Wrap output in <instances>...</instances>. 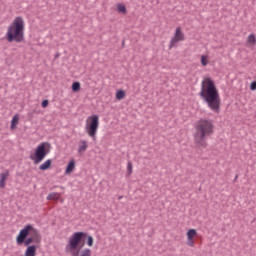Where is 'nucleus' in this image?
<instances>
[{"label": "nucleus", "instance_id": "12", "mask_svg": "<svg viewBox=\"0 0 256 256\" xmlns=\"http://www.w3.org/2000/svg\"><path fill=\"white\" fill-rule=\"evenodd\" d=\"M48 201H59L61 199V194L59 193H50L47 196Z\"/></svg>", "mask_w": 256, "mask_h": 256}, {"label": "nucleus", "instance_id": "26", "mask_svg": "<svg viewBox=\"0 0 256 256\" xmlns=\"http://www.w3.org/2000/svg\"><path fill=\"white\" fill-rule=\"evenodd\" d=\"M42 107L45 109V107L49 106V100H43L41 103Z\"/></svg>", "mask_w": 256, "mask_h": 256}, {"label": "nucleus", "instance_id": "22", "mask_svg": "<svg viewBox=\"0 0 256 256\" xmlns=\"http://www.w3.org/2000/svg\"><path fill=\"white\" fill-rule=\"evenodd\" d=\"M80 256H91V249L86 248L82 250Z\"/></svg>", "mask_w": 256, "mask_h": 256}, {"label": "nucleus", "instance_id": "8", "mask_svg": "<svg viewBox=\"0 0 256 256\" xmlns=\"http://www.w3.org/2000/svg\"><path fill=\"white\" fill-rule=\"evenodd\" d=\"M179 41H185V34L181 32V27L176 28L174 37L170 41L169 49H173Z\"/></svg>", "mask_w": 256, "mask_h": 256}, {"label": "nucleus", "instance_id": "21", "mask_svg": "<svg viewBox=\"0 0 256 256\" xmlns=\"http://www.w3.org/2000/svg\"><path fill=\"white\" fill-rule=\"evenodd\" d=\"M131 173H133V163L129 161L127 164V175H131Z\"/></svg>", "mask_w": 256, "mask_h": 256}, {"label": "nucleus", "instance_id": "6", "mask_svg": "<svg viewBox=\"0 0 256 256\" xmlns=\"http://www.w3.org/2000/svg\"><path fill=\"white\" fill-rule=\"evenodd\" d=\"M51 151V144L47 142H42L40 145H38L35 149L34 155L30 156V159L34 161L35 165H39L47 155H49V152Z\"/></svg>", "mask_w": 256, "mask_h": 256}, {"label": "nucleus", "instance_id": "25", "mask_svg": "<svg viewBox=\"0 0 256 256\" xmlns=\"http://www.w3.org/2000/svg\"><path fill=\"white\" fill-rule=\"evenodd\" d=\"M250 89H251V91H256V81H253V82L250 84Z\"/></svg>", "mask_w": 256, "mask_h": 256}, {"label": "nucleus", "instance_id": "20", "mask_svg": "<svg viewBox=\"0 0 256 256\" xmlns=\"http://www.w3.org/2000/svg\"><path fill=\"white\" fill-rule=\"evenodd\" d=\"M209 61L207 60V56L202 55L201 56V65H203V67H207Z\"/></svg>", "mask_w": 256, "mask_h": 256}, {"label": "nucleus", "instance_id": "14", "mask_svg": "<svg viewBox=\"0 0 256 256\" xmlns=\"http://www.w3.org/2000/svg\"><path fill=\"white\" fill-rule=\"evenodd\" d=\"M5 181H7V174L2 173L0 175V189H5Z\"/></svg>", "mask_w": 256, "mask_h": 256}, {"label": "nucleus", "instance_id": "18", "mask_svg": "<svg viewBox=\"0 0 256 256\" xmlns=\"http://www.w3.org/2000/svg\"><path fill=\"white\" fill-rule=\"evenodd\" d=\"M79 89H81V83L73 82V84H72V91L74 93H77V91H79Z\"/></svg>", "mask_w": 256, "mask_h": 256}, {"label": "nucleus", "instance_id": "4", "mask_svg": "<svg viewBox=\"0 0 256 256\" xmlns=\"http://www.w3.org/2000/svg\"><path fill=\"white\" fill-rule=\"evenodd\" d=\"M24 31L25 22L23 21V18L16 17L13 23L8 27L6 33L8 43H13V41L16 43H21L25 39Z\"/></svg>", "mask_w": 256, "mask_h": 256}, {"label": "nucleus", "instance_id": "23", "mask_svg": "<svg viewBox=\"0 0 256 256\" xmlns=\"http://www.w3.org/2000/svg\"><path fill=\"white\" fill-rule=\"evenodd\" d=\"M248 43H251L252 45H255V43H256L255 35L250 34V35L248 36Z\"/></svg>", "mask_w": 256, "mask_h": 256}, {"label": "nucleus", "instance_id": "7", "mask_svg": "<svg viewBox=\"0 0 256 256\" xmlns=\"http://www.w3.org/2000/svg\"><path fill=\"white\" fill-rule=\"evenodd\" d=\"M97 129H99V116L94 114L86 121V133H88L89 137L95 138Z\"/></svg>", "mask_w": 256, "mask_h": 256}, {"label": "nucleus", "instance_id": "17", "mask_svg": "<svg viewBox=\"0 0 256 256\" xmlns=\"http://www.w3.org/2000/svg\"><path fill=\"white\" fill-rule=\"evenodd\" d=\"M125 98V91H123V90H118L117 92H116V99L118 100V101H121V99H124Z\"/></svg>", "mask_w": 256, "mask_h": 256}, {"label": "nucleus", "instance_id": "27", "mask_svg": "<svg viewBox=\"0 0 256 256\" xmlns=\"http://www.w3.org/2000/svg\"><path fill=\"white\" fill-rule=\"evenodd\" d=\"M188 245H189V247H193V245H194L193 239L188 240Z\"/></svg>", "mask_w": 256, "mask_h": 256}, {"label": "nucleus", "instance_id": "19", "mask_svg": "<svg viewBox=\"0 0 256 256\" xmlns=\"http://www.w3.org/2000/svg\"><path fill=\"white\" fill-rule=\"evenodd\" d=\"M117 11H118L119 13H127V8H125V5L118 4V5H117Z\"/></svg>", "mask_w": 256, "mask_h": 256}, {"label": "nucleus", "instance_id": "1", "mask_svg": "<svg viewBox=\"0 0 256 256\" xmlns=\"http://www.w3.org/2000/svg\"><path fill=\"white\" fill-rule=\"evenodd\" d=\"M199 97H201L209 109L214 111V113H219L221 111V96H219V90L213 79L203 78Z\"/></svg>", "mask_w": 256, "mask_h": 256}, {"label": "nucleus", "instance_id": "5", "mask_svg": "<svg viewBox=\"0 0 256 256\" xmlns=\"http://www.w3.org/2000/svg\"><path fill=\"white\" fill-rule=\"evenodd\" d=\"M87 233L85 232H76L74 233L70 239L69 243L66 245V251L71 253L72 256H79L78 247L81 245L83 239H86Z\"/></svg>", "mask_w": 256, "mask_h": 256}, {"label": "nucleus", "instance_id": "24", "mask_svg": "<svg viewBox=\"0 0 256 256\" xmlns=\"http://www.w3.org/2000/svg\"><path fill=\"white\" fill-rule=\"evenodd\" d=\"M87 245L93 247V236H88Z\"/></svg>", "mask_w": 256, "mask_h": 256}, {"label": "nucleus", "instance_id": "10", "mask_svg": "<svg viewBox=\"0 0 256 256\" xmlns=\"http://www.w3.org/2000/svg\"><path fill=\"white\" fill-rule=\"evenodd\" d=\"M36 253H37V246L31 245L27 247L25 251V256H35Z\"/></svg>", "mask_w": 256, "mask_h": 256}, {"label": "nucleus", "instance_id": "3", "mask_svg": "<svg viewBox=\"0 0 256 256\" xmlns=\"http://www.w3.org/2000/svg\"><path fill=\"white\" fill-rule=\"evenodd\" d=\"M17 245H25V247H29L31 243H41V234H39V230L35 229L33 225L28 224L22 230H20L17 238Z\"/></svg>", "mask_w": 256, "mask_h": 256}, {"label": "nucleus", "instance_id": "16", "mask_svg": "<svg viewBox=\"0 0 256 256\" xmlns=\"http://www.w3.org/2000/svg\"><path fill=\"white\" fill-rule=\"evenodd\" d=\"M196 235H197V230L195 229L188 230L187 232L188 241H191V239H193V237H195Z\"/></svg>", "mask_w": 256, "mask_h": 256}, {"label": "nucleus", "instance_id": "9", "mask_svg": "<svg viewBox=\"0 0 256 256\" xmlns=\"http://www.w3.org/2000/svg\"><path fill=\"white\" fill-rule=\"evenodd\" d=\"M88 147H89V145H87V141L80 140L78 143V153H85V151H87Z\"/></svg>", "mask_w": 256, "mask_h": 256}, {"label": "nucleus", "instance_id": "28", "mask_svg": "<svg viewBox=\"0 0 256 256\" xmlns=\"http://www.w3.org/2000/svg\"><path fill=\"white\" fill-rule=\"evenodd\" d=\"M84 245H85V243H82V244L80 245V249L83 248Z\"/></svg>", "mask_w": 256, "mask_h": 256}, {"label": "nucleus", "instance_id": "2", "mask_svg": "<svg viewBox=\"0 0 256 256\" xmlns=\"http://www.w3.org/2000/svg\"><path fill=\"white\" fill-rule=\"evenodd\" d=\"M215 131V125L213 120L202 118L195 124L194 143L199 149H205L207 147V139L213 135Z\"/></svg>", "mask_w": 256, "mask_h": 256}, {"label": "nucleus", "instance_id": "11", "mask_svg": "<svg viewBox=\"0 0 256 256\" xmlns=\"http://www.w3.org/2000/svg\"><path fill=\"white\" fill-rule=\"evenodd\" d=\"M75 169V160H71L68 165L66 166L65 173L69 175V173H73V170Z\"/></svg>", "mask_w": 256, "mask_h": 256}, {"label": "nucleus", "instance_id": "13", "mask_svg": "<svg viewBox=\"0 0 256 256\" xmlns=\"http://www.w3.org/2000/svg\"><path fill=\"white\" fill-rule=\"evenodd\" d=\"M51 167V159L46 160L43 164L39 166L40 171H47Z\"/></svg>", "mask_w": 256, "mask_h": 256}, {"label": "nucleus", "instance_id": "15", "mask_svg": "<svg viewBox=\"0 0 256 256\" xmlns=\"http://www.w3.org/2000/svg\"><path fill=\"white\" fill-rule=\"evenodd\" d=\"M18 123H19V116L18 115L13 116V118L11 120L10 129H15V127H17Z\"/></svg>", "mask_w": 256, "mask_h": 256}]
</instances>
